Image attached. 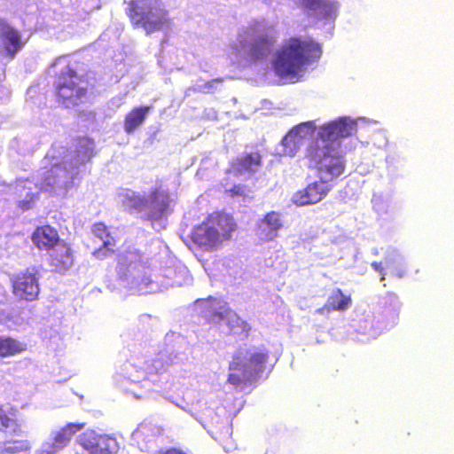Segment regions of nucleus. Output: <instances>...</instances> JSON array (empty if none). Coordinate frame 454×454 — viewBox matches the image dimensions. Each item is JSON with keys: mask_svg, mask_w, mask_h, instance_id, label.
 <instances>
[{"mask_svg": "<svg viewBox=\"0 0 454 454\" xmlns=\"http://www.w3.org/2000/svg\"><path fill=\"white\" fill-rule=\"evenodd\" d=\"M376 123V121L362 117L354 120L343 116L323 126L318 132L321 139L313 142L305 153L310 164L317 168L320 180L294 193V203L306 206L322 200L331 189L327 184L344 171L345 162L340 151L339 138L351 136L361 124Z\"/></svg>", "mask_w": 454, "mask_h": 454, "instance_id": "1", "label": "nucleus"}, {"mask_svg": "<svg viewBox=\"0 0 454 454\" xmlns=\"http://www.w3.org/2000/svg\"><path fill=\"white\" fill-rule=\"evenodd\" d=\"M94 153V142L88 137L76 141L74 150L55 144L45 157V170L36 184L29 180H19L15 190L19 196L18 205L23 210L32 207L39 190L59 197L65 196L73 187L82 171L81 168L90 160Z\"/></svg>", "mask_w": 454, "mask_h": 454, "instance_id": "2", "label": "nucleus"}, {"mask_svg": "<svg viewBox=\"0 0 454 454\" xmlns=\"http://www.w3.org/2000/svg\"><path fill=\"white\" fill-rule=\"evenodd\" d=\"M164 342V350L146 364L145 369L141 368L140 361L124 363L114 377L115 384L138 399L161 388L168 380V366L184 364L189 360L188 343L183 336L169 333Z\"/></svg>", "mask_w": 454, "mask_h": 454, "instance_id": "3", "label": "nucleus"}, {"mask_svg": "<svg viewBox=\"0 0 454 454\" xmlns=\"http://www.w3.org/2000/svg\"><path fill=\"white\" fill-rule=\"evenodd\" d=\"M116 270L120 284L132 294H153L162 292L168 287L189 286L192 283V277L188 269L181 263L177 264L173 280L160 283L158 280H152L151 277L146 275L141 255L136 252L121 254Z\"/></svg>", "mask_w": 454, "mask_h": 454, "instance_id": "4", "label": "nucleus"}, {"mask_svg": "<svg viewBox=\"0 0 454 454\" xmlns=\"http://www.w3.org/2000/svg\"><path fill=\"white\" fill-rule=\"evenodd\" d=\"M321 54V47L315 41L291 37L276 50L272 67L278 77L294 82L299 81L309 66L318 61Z\"/></svg>", "mask_w": 454, "mask_h": 454, "instance_id": "5", "label": "nucleus"}, {"mask_svg": "<svg viewBox=\"0 0 454 454\" xmlns=\"http://www.w3.org/2000/svg\"><path fill=\"white\" fill-rule=\"evenodd\" d=\"M276 43L275 25L262 19L253 20L239 29L232 49L240 63L251 65L268 59Z\"/></svg>", "mask_w": 454, "mask_h": 454, "instance_id": "6", "label": "nucleus"}, {"mask_svg": "<svg viewBox=\"0 0 454 454\" xmlns=\"http://www.w3.org/2000/svg\"><path fill=\"white\" fill-rule=\"evenodd\" d=\"M119 196L125 207L142 213L156 231L166 228L168 215L170 214L169 207L173 202L167 192L155 190L150 195L145 196L131 190H124Z\"/></svg>", "mask_w": 454, "mask_h": 454, "instance_id": "7", "label": "nucleus"}, {"mask_svg": "<svg viewBox=\"0 0 454 454\" xmlns=\"http://www.w3.org/2000/svg\"><path fill=\"white\" fill-rule=\"evenodd\" d=\"M53 67L56 70L54 82L59 101L67 108L82 103L86 98L87 82L78 70V63L72 62L67 56L58 58Z\"/></svg>", "mask_w": 454, "mask_h": 454, "instance_id": "8", "label": "nucleus"}, {"mask_svg": "<svg viewBox=\"0 0 454 454\" xmlns=\"http://www.w3.org/2000/svg\"><path fill=\"white\" fill-rule=\"evenodd\" d=\"M235 230L236 223L231 215L215 213L194 228L192 239L201 249L211 251L231 239Z\"/></svg>", "mask_w": 454, "mask_h": 454, "instance_id": "9", "label": "nucleus"}, {"mask_svg": "<svg viewBox=\"0 0 454 454\" xmlns=\"http://www.w3.org/2000/svg\"><path fill=\"white\" fill-rule=\"evenodd\" d=\"M267 357L268 353L264 349L239 348L230 363L231 373L228 382L235 387H239L245 382L256 380L264 371Z\"/></svg>", "mask_w": 454, "mask_h": 454, "instance_id": "10", "label": "nucleus"}, {"mask_svg": "<svg viewBox=\"0 0 454 454\" xmlns=\"http://www.w3.org/2000/svg\"><path fill=\"white\" fill-rule=\"evenodd\" d=\"M193 310L207 323L226 325L228 331L237 333L239 330L247 331L245 323L236 312L231 310L228 303L222 299L208 297L198 299L193 303Z\"/></svg>", "mask_w": 454, "mask_h": 454, "instance_id": "11", "label": "nucleus"}, {"mask_svg": "<svg viewBox=\"0 0 454 454\" xmlns=\"http://www.w3.org/2000/svg\"><path fill=\"white\" fill-rule=\"evenodd\" d=\"M129 15L136 27H141L150 35L162 29L168 22V12L160 0H132Z\"/></svg>", "mask_w": 454, "mask_h": 454, "instance_id": "12", "label": "nucleus"}, {"mask_svg": "<svg viewBox=\"0 0 454 454\" xmlns=\"http://www.w3.org/2000/svg\"><path fill=\"white\" fill-rule=\"evenodd\" d=\"M400 308L398 297L395 294H387L380 301L371 318L366 319L360 325L359 331L372 338H376L397 324Z\"/></svg>", "mask_w": 454, "mask_h": 454, "instance_id": "13", "label": "nucleus"}, {"mask_svg": "<svg viewBox=\"0 0 454 454\" xmlns=\"http://www.w3.org/2000/svg\"><path fill=\"white\" fill-rule=\"evenodd\" d=\"M119 444L115 438L87 430L78 435L75 451L77 454H116Z\"/></svg>", "mask_w": 454, "mask_h": 454, "instance_id": "14", "label": "nucleus"}, {"mask_svg": "<svg viewBox=\"0 0 454 454\" xmlns=\"http://www.w3.org/2000/svg\"><path fill=\"white\" fill-rule=\"evenodd\" d=\"M38 279V271L35 268L18 274L12 280L14 295L26 301L35 300L40 292Z\"/></svg>", "mask_w": 454, "mask_h": 454, "instance_id": "15", "label": "nucleus"}, {"mask_svg": "<svg viewBox=\"0 0 454 454\" xmlns=\"http://www.w3.org/2000/svg\"><path fill=\"white\" fill-rule=\"evenodd\" d=\"M80 427L74 424H68L59 430L52 431L41 446L35 450V454H59L69 443L72 436Z\"/></svg>", "mask_w": 454, "mask_h": 454, "instance_id": "16", "label": "nucleus"}, {"mask_svg": "<svg viewBox=\"0 0 454 454\" xmlns=\"http://www.w3.org/2000/svg\"><path fill=\"white\" fill-rule=\"evenodd\" d=\"M309 16L325 20L327 30L333 29V21L337 16L336 0H300Z\"/></svg>", "mask_w": 454, "mask_h": 454, "instance_id": "17", "label": "nucleus"}, {"mask_svg": "<svg viewBox=\"0 0 454 454\" xmlns=\"http://www.w3.org/2000/svg\"><path fill=\"white\" fill-rule=\"evenodd\" d=\"M261 166L259 153H242L231 162L229 173L243 178H247L255 173Z\"/></svg>", "mask_w": 454, "mask_h": 454, "instance_id": "18", "label": "nucleus"}, {"mask_svg": "<svg viewBox=\"0 0 454 454\" xmlns=\"http://www.w3.org/2000/svg\"><path fill=\"white\" fill-rule=\"evenodd\" d=\"M328 122H326V124ZM325 125V123L317 127L316 121H309L294 126L287 134L294 135L292 137L300 148L303 147L305 145H308L307 147H309L313 142L321 139L318 136V132ZM308 148H306V150Z\"/></svg>", "mask_w": 454, "mask_h": 454, "instance_id": "19", "label": "nucleus"}, {"mask_svg": "<svg viewBox=\"0 0 454 454\" xmlns=\"http://www.w3.org/2000/svg\"><path fill=\"white\" fill-rule=\"evenodd\" d=\"M284 226L279 213L271 211L268 213L258 224L257 235L260 239L270 241L278 237L279 230Z\"/></svg>", "mask_w": 454, "mask_h": 454, "instance_id": "20", "label": "nucleus"}, {"mask_svg": "<svg viewBox=\"0 0 454 454\" xmlns=\"http://www.w3.org/2000/svg\"><path fill=\"white\" fill-rule=\"evenodd\" d=\"M49 255L51 267L59 273L68 270L74 263L71 249L65 242L58 243L57 246L52 247Z\"/></svg>", "mask_w": 454, "mask_h": 454, "instance_id": "21", "label": "nucleus"}, {"mask_svg": "<svg viewBox=\"0 0 454 454\" xmlns=\"http://www.w3.org/2000/svg\"><path fill=\"white\" fill-rule=\"evenodd\" d=\"M0 39L7 56L13 58L23 46L20 34L4 21H0Z\"/></svg>", "mask_w": 454, "mask_h": 454, "instance_id": "22", "label": "nucleus"}, {"mask_svg": "<svg viewBox=\"0 0 454 454\" xmlns=\"http://www.w3.org/2000/svg\"><path fill=\"white\" fill-rule=\"evenodd\" d=\"M160 434V429L156 426L143 423L132 433L131 437L141 450H148Z\"/></svg>", "mask_w": 454, "mask_h": 454, "instance_id": "23", "label": "nucleus"}, {"mask_svg": "<svg viewBox=\"0 0 454 454\" xmlns=\"http://www.w3.org/2000/svg\"><path fill=\"white\" fill-rule=\"evenodd\" d=\"M32 240L39 249H46L49 253L58 243L64 242L59 239L58 231L49 225L37 228L33 233Z\"/></svg>", "mask_w": 454, "mask_h": 454, "instance_id": "24", "label": "nucleus"}, {"mask_svg": "<svg viewBox=\"0 0 454 454\" xmlns=\"http://www.w3.org/2000/svg\"><path fill=\"white\" fill-rule=\"evenodd\" d=\"M384 262L386 268L398 278H403L407 271V263L403 255L394 247H388L385 252Z\"/></svg>", "mask_w": 454, "mask_h": 454, "instance_id": "25", "label": "nucleus"}, {"mask_svg": "<svg viewBox=\"0 0 454 454\" xmlns=\"http://www.w3.org/2000/svg\"><path fill=\"white\" fill-rule=\"evenodd\" d=\"M351 305V299L346 296L340 289L334 290L328 297L325 305L316 310L317 313L324 315L334 310H346Z\"/></svg>", "mask_w": 454, "mask_h": 454, "instance_id": "26", "label": "nucleus"}, {"mask_svg": "<svg viewBox=\"0 0 454 454\" xmlns=\"http://www.w3.org/2000/svg\"><path fill=\"white\" fill-rule=\"evenodd\" d=\"M151 106H139L135 107L129 112L124 121V130L128 134L133 133L140 125L143 124L148 114L151 111Z\"/></svg>", "mask_w": 454, "mask_h": 454, "instance_id": "27", "label": "nucleus"}, {"mask_svg": "<svg viewBox=\"0 0 454 454\" xmlns=\"http://www.w3.org/2000/svg\"><path fill=\"white\" fill-rule=\"evenodd\" d=\"M20 431L15 419L10 418L6 412L0 408V443L8 436L18 434Z\"/></svg>", "mask_w": 454, "mask_h": 454, "instance_id": "28", "label": "nucleus"}, {"mask_svg": "<svg viewBox=\"0 0 454 454\" xmlns=\"http://www.w3.org/2000/svg\"><path fill=\"white\" fill-rule=\"evenodd\" d=\"M12 436H8L6 440L2 441L0 443V454H17L23 451H27L31 449V444L28 441H14Z\"/></svg>", "mask_w": 454, "mask_h": 454, "instance_id": "29", "label": "nucleus"}, {"mask_svg": "<svg viewBox=\"0 0 454 454\" xmlns=\"http://www.w3.org/2000/svg\"><path fill=\"white\" fill-rule=\"evenodd\" d=\"M25 349V344L10 337L0 336V356H14Z\"/></svg>", "mask_w": 454, "mask_h": 454, "instance_id": "30", "label": "nucleus"}, {"mask_svg": "<svg viewBox=\"0 0 454 454\" xmlns=\"http://www.w3.org/2000/svg\"><path fill=\"white\" fill-rule=\"evenodd\" d=\"M292 136L294 137L293 134H286L283 137L280 148L278 149V153L280 154L294 157L300 151L301 148L296 145V142L293 139Z\"/></svg>", "mask_w": 454, "mask_h": 454, "instance_id": "31", "label": "nucleus"}, {"mask_svg": "<svg viewBox=\"0 0 454 454\" xmlns=\"http://www.w3.org/2000/svg\"><path fill=\"white\" fill-rule=\"evenodd\" d=\"M223 80L221 78L214 79L208 82L197 80L196 82L188 89V90L202 93H212L216 90V84L220 83Z\"/></svg>", "mask_w": 454, "mask_h": 454, "instance_id": "32", "label": "nucleus"}, {"mask_svg": "<svg viewBox=\"0 0 454 454\" xmlns=\"http://www.w3.org/2000/svg\"><path fill=\"white\" fill-rule=\"evenodd\" d=\"M102 243V246L93 252V256L98 260H104L114 253V247L115 246L114 239H104Z\"/></svg>", "mask_w": 454, "mask_h": 454, "instance_id": "33", "label": "nucleus"}, {"mask_svg": "<svg viewBox=\"0 0 454 454\" xmlns=\"http://www.w3.org/2000/svg\"><path fill=\"white\" fill-rule=\"evenodd\" d=\"M189 392L186 393L185 395H184L182 398H176V399H168L173 404H175L176 407L180 408L184 411L189 413L192 417H193L196 420H198L203 427L204 421L202 418H198L191 409L190 405L192 403L188 400Z\"/></svg>", "mask_w": 454, "mask_h": 454, "instance_id": "34", "label": "nucleus"}, {"mask_svg": "<svg viewBox=\"0 0 454 454\" xmlns=\"http://www.w3.org/2000/svg\"><path fill=\"white\" fill-rule=\"evenodd\" d=\"M189 392L186 393L185 395H184L182 398H176V399H168L173 404H175L176 407L180 408L184 411L189 413L192 417H193L196 420H198L203 427L204 421L202 418H198L191 409L190 405L192 403L188 400Z\"/></svg>", "mask_w": 454, "mask_h": 454, "instance_id": "35", "label": "nucleus"}, {"mask_svg": "<svg viewBox=\"0 0 454 454\" xmlns=\"http://www.w3.org/2000/svg\"><path fill=\"white\" fill-rule=\"evenodd\" d=\"M92 233L98 238L102 242L104 239H114L109 231H107L106 226L103 223H96L92 226Z\"/></svg>", "mask_w": 454, "mask_h": 454, "instance_id": "36", "label": "nucleus"}, {"mask_svg": "<svg viewBox=\"0 0 454 454\" xmlns=\"http://www.w3.org/2000/svg\"><path fill=\"white\" fill-rule=\"evenodd\" d=\"M177 264L174 263L171 266H168L162 270V272L157 276H154L153 280H158L160 283L166 280H173V277L177 270Z\"/></svg>", "mask_w": 454, "mask_h": 454, "instance_id": "37", "label": "nucleus"}, {"mask_svg": "<svg viewBox=\"0 0 454 454\" xmlns=\"http://www.w3.org/2000/svg\"><path fill=\"white\" fill-rule=\"evenodd\" d=\"M226 192H229L230 195L233 198L242 197L243 202H246L247 200V196L246 194V186H244V185H241V184L234 185L230 190L226 189Z\"/></svg>", "mask_w": 454, "mask_h": 454, "instance_id": "38", "label": "nucleus"}, {"mask_svg": "<svg viewBox=\"0 0 454 454\" xmlns=\"http://www.w3.org/2000/svg\"><path fill=\"white\" fill-rule=\"evenodd\" d=\"M373 144L378 148L385 147L387 144V137L384 131H379L373 136Z\"/></svg>", "mask_w": 454, "mask_h": 454, "instance_id": "39", "label": "nucleus"}, {"mask_svg": "<svg viewBox=\"0 0 454 454\" xmlns=\"http://www.w3.org/2000/svg\"><path fill=\"white\" fill-rule=\"evenodd\" d=\"M371 266L372 268L376 271L378 272L381 277H380V282H383L385 280V277H386V268L383 267L382 265V262H373L371 263Z\"/></svg>", "mask_w": 454, "mask_h": 454, "instance_id": "40", "label": "nucleus"}, {"mask_svg": "<svg viewBox=\"0 0 454 454\" xmlns=\"http://www.w3.org/2000/svg\"><path fill=\"white\" fill-rule=\"evenodd\" d=\"M212 424H218L219 423V416L217 413L215 414V416L211 419Z\"/></svg>", "mask_w": 454, "mask_h": 454, "instance_id": "41", "label": "nucleus"}, {"mask_svg": "<svg viewBox=\"0 0 454 454\" xmlns=\"http://www.w3.org/2000/svg\"><path fill=\"white\" fill-rule=\"evenodd\" d=\"M372 254L373 255H378V254H379V250H378V248H376V247L372 248Z\"/></svg>", "mask_w": 454, "mask_h": 454, "instance_id": "42", "label": "nucleus"}, {"mask_svg": "<svg viewBox=\"0 0 454 454\" xmlns=\"http://www.w3.org/2000/svg\"><path fill=\"white\" fill-rule=\"evenodd\" d=\"M389 160H390V157H387V162L388 163L389 162Z\"/></svg>", "mask_w": 454, "mask_h": 454, "instance_id": "43", "label": "nucleus"}]
</instances>
